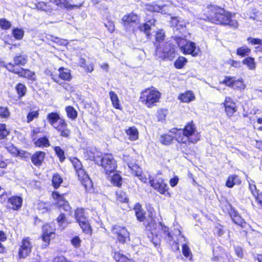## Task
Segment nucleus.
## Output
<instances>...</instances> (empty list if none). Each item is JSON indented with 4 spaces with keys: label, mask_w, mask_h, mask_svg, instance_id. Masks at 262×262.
I'll use <instances>...</instances> for the list:
<instances>
[{
    "label": "nucleus",
    "mask_w": 262,
    "mask_h": 262,
    "mask_svg": "<svg viewBox=\"0 0 262 262\" xmlns=\"http://www.w3.org/2000/svg\"><path fill=\"white\" fill-rule=\"evenodd\" d=\"M201 134L192 120L187 122L183 128H174L165 134V145L170 144L174 139L182 145L181 149L186 155L190 154L192 150L187 144H195L201 139Z\"/></svg>",
    "instance_id": "f257e3e1"
},
{
    "label": "nucleus",
    "mask_w": 262,
    "mask_h": 262,
    "mask_svg": "<svg viewBox=\"0 0 262 262\" xmlns=\"http://www.w3.org/2000/svg\"><path fill=\"white\" fill-rule=\"evenodd\" d=\"M203 19L215 25L237 29L238 20L235 19V13L226 10L219 5L209 4L203 10Z\"/></svg>",
    "instance_id": "f03ea898"
},
{
    "label": "nucleus",
    "mask_w": 262,
    "mask_h": 262,
    "mask_svg": "<svg viewBox=\"0 0 262 262\" xmlns=\"http://www.w3.org/2000/svg\"><path fill=\"white\" fill-rule=\"evenodd\" d=\"M47 119L60 137L67 139L70 138L71 130L68 127V123L64 118L60 117L58 113L53 112L48 114Z\"/></svg>",
    "instance_id": "7ed1b4c3"
},
{
    "label": "nucleus",
    "mask_w": 262,
    "mask_h": 262,
    "mask_svg": "<svg viewBox=\"0 0 262 262\" xmlns=\"http://www.w3.org/2000/svg\"><path fill=\"white\" fill-rule=\"evenodd\" d=\"M71 163L75 170L78 180L88 192L93 189V183L88 173L83 168L80 161L77 158H73Z\"/></svg>",
    "instance_id": "20e7f679"
},
{
    "label": "nucleus",
    "mask_w": 262,
    "mask_h": 262,
    "mask_svg": "<svg viewBox=\"0 0 262 262\" xmlns=\"http://www.w3.org/2000/svg\"><path fill=\"white\" fill-rule=\"evenodd\" d=\"M161 93L156 89L150 87L146 88L140 93L139 101L147 108H151L157 105L160 101Z\"/></svg>",
    "instance_id": "39448f33"
},
{
    "label": "nucleus",
    "mask_w": 262,
    "mask_h": 262,
    "mask_svg": "<svg viewBox=\"0 0 262 262\" xmlns=\"http://www.w3.org/2000/svg\"><path fill=\"white\" fill-rule=\"evenodd\" d=\"M58 237L56 225L53 223H46L41 226V233L40 238L43 242V248L48 247L51 240L55 239Z\"/></svg>",
    "instance_id": "423d86ee"
},
{
    "label": "nucleus",
    "mask_w": 262,
    "mask_h": 262,
    "mask_svg": "<svg viewBox=\"0 0 262 262\" xmlns=\"http://www.w3.org/2000/svg\"><path fill=\"white\" fill-rule=\"evenodd\" d=\"M145 229L149 231L151 234V241L155 246L159 245L161 243V238L158 234V231L162 227V223L151 215L147 219L145 224Z\"/></svg>",
    "instance_id": "0eeeda50"
},
{
    "label": "nucleus",
    "mask_w": 262,
    "mask_h": 262,
    "mask_svg": "<svg viewBox=\"0 0 262 262\" xmlns=\"http://www.w3.org/2000/svg\"><path fill=\"white\" fill-rule=\"evenodd\" d=\"M175 40L181 51L185 55H191L195 57L199 54L200 49L194 42L187 41L181 37H176Z\"/></svg>",
    "instance_id": "6e6552de"
},
{
    "label": "nucleus",
    "mask_w": 262,
    "mask_h": 262,
    "mask_svg": "<svg viewBox=\"0 0 262 262\" xmlns=\"http://www.w3.org/2000/svg\"><path fill=\"white\" fill-rule=\"evenodd\" d=\"M111 233L116 243L125 244L130 241V233L125 226L115 225L111 228Z\"/></svg>",
    "instance_id": "1a4fd4ad"
},
{
    "label": "nucleus",
    "mask_w": 262,
    "mask_h": 262,
    "mask_svg": "<svg viewBox=\"0 0 262 262\" xmlns=\"http://www.w3.org/2000/svg\"><path fill=\"white\" fill-rule=\"evenodd\" d=\"M58 71V75L53 74L51 70H47L45 73L50 74L52 80L54 82L64 86L63 85V84H64V82H69L72 79L73 76L71 74V71L63 67H59Z\"/></svg>",
    "instance_id": "9d476101"
},
{
    "label": "nucleus",
    "mask_w": 262,
    "mask_h": 262,
    "mask_svg": "<svg viewBox=\"0 0 262 262\" xmlns=\"http://www.w3.org/2000/svg\"><path fill=\"white\" fill-rule=\"evenodd\" d=\"M99 165L103 169L105 174L108 176L114 173L117 168V161L113 155L110 153L103 154L101 158Z\"/></svg>",
    "instance_id": "9b49d317"
},
{
    "label": "nucleus",
    "mask_w": 262,
    "mask_h": 262,
    "mask_svg": "<svg viewBox=\"0 0 262 262\" xmlns=\"http://www.w3.org/2000/svg\"><path fill=\"white\" fill-rule=\"evenodd\" d=\"M33 248L32 239L29 236L24 237L18 245L17 257L18 259L30 256Z\"/></svg>",
    "instance_id": "f8f14e48"
},
{
    "label": "nucleus",
    "mask_w": 262,
    "mask_h": 262,
    "mask_svg": "<svg viewBox=\"0 0 262 262\" xmlns=\"http://www.w3.org/2000/svg\"><path fill=\"white\" fill-rule=\"evenodd\" d=\"M13 62H9L3 64V67L10 73L14 71L16 69H18V67L25 66L28 62V56L21 52L13 57Z\"/></svg>",
    "instance_id": "ddd939ff"
},
{
    "label": "nucleus",
    "mask_w": 262,
    "mask_h": 262,
    "mask_svg": "<svg viewBox=\"0 0 262 262\" xmlns=\"http://www.w3.org/2000/svg\"><path fill=\"white\" fill-rule=\"evenodd\" d=\"M67 193L60 194L58 191H53L51 192V197L55 202V205L58 208H62L66 211H70L71 207L69 202L66 199L65 196Z\"/></svg>",
    "instance_id": "4468645a"
},
{
    "label": "nucleus",
    "mask_w": 262,
    "mask_h": 262,
    "mask_svg": "<svg viewBox=\"0 0 262 262\" xmlns=\"http://www.w3.org/2000/svg\"><path fill=\"white\" fill-rule=\"evenodd\" d=\"M222 105L228 118H230L235 116V114L238 111V105L232 97L230 96L225 97Z\"/></svg>",
    "instance_id": "2eb2a0df"
},
{
    "label": "nucleus",
    "mask_w": 262,
    "mask_h": 262,
    "mask_svg": "<svg viewBox=\"0 0 262 262\" xmlns=\"http://www.w3.org/2000/svg\"><path fill=\"white\" fill-rule=\"evenodd\" d=\"M228 213L231 217L232 221L235 225H238L242 229H243V232L245 234H247V230L250 227V225L242 218L237 211L234 208L231 207L228 211Z\"/></svg>",
    "instance_id": "dca6fc26"
},
{
    "label": "nucleus",
    "mask_w": 262,
    "mask_h": 262,
    "mask_svg": "<svg viewBox=\"0 0 262 262\" xmlns=\"http://www.w3.org/2000/svg\"><path fill=\"white\" fill-rule=\"evenodd\" d=\"M11 73L17 75L18 77L25 79L27 81L31 82H34L37 80L35 72L33 71H31L29 69L20 67L18 69H16V70L11 72Z\"/></svg>",
    "instance_id": "f3484780"
},
{
    "label": "nucleus",
    "mask_w": 262,
    "mask_h": 262,
    "mask_svg": "<svg viewBox=\"0 0 262 262\" xmlns=\"http://www.w3.org/2000/svg\"><path fill=\"white\" fill-rule=\"evenodd\" d=\"M150 185L157 190L161 194H164V177L161 172L157 174L151 180H150Z\"/></svg>",
    "instance_id": "a211bd4d"
},
{
    "label": "nucleus",
    "mask_w": 262,
    "mask_h": 262,
    "mask_svg": "<svg viewBox=\"0 0 262 262\" xmlns=\"http://www.w3.org/2000/svg\"><path fill=\"white\" fill-rule=\"evenodd\" d=\"M50 3L54 4L56 6L67 9H73L80 8L82 4H74L73 0H49Z\"/></svg>",
    "instance_id": "6ab92c4d"
},
{
    "label": "nucleus",
    "mask_w": 262,
    "mask_h": 262,
    "mask_svg": "<svg viewBox=\"0 0 262 262\" xmlns=\"http://www.w3.org/2000/svg\"><path fill=\"white\" fill-rule=\"evenodd\" d=\"M46 154L42 150L35 151L30 157L32 164L37 167L41 166L45 162Z\"/></svg>",
    "instance_id": "aec40b11"
},
{
    "label": "nucleus",
    "mask_w": 262,
    "mask_h": 262,
    "mask_svg": "<svg viewBox=\"0 0 262 262\" xmlns=\"http://www.w3.org/2000/svg\"><path fill=\"white\" fill-rule=\"evenodd\" d=\"M23 202V198L17 195H12L8 200V203L10 205V208L13 210H19L22 206Z\"/></svg>",
    "instance_id": "412c9836"
},
{
    "label": "nucleus",
    "mask_w": 262,
    "mask_h": 262,
    "mask_svg": "<svg viewBox=\"0 0 262 262\" xmlns=\"http://www.w3.org/2000/svg\"><path fill=\"white\" fill-rule=\"evenodd\" d=\"M154 45L156 47L155 53L156 55L160 54L164 52L163 49V41H164V33L161 31L157 32L155 36Z\"/></svg>",
    "instance_id": "4be33fe9"
},
{
    "label": "nucleus",
    "mask_w": 262,
    "mask_h": 262,
    "mask_svg": "<svg viewBox=\"0 0 262 262\" xmlns=\"http://www.w3.org/2000/svg\"><path fill=\"white\" fill-rule=\"evenodd\" d=\"M138 15L133 13L125 15L122 18L123 25L126 27L130 26L133 24H138Z\"/></svg>",
    "instance_id": "5701e85b"
},
{
    "label": "nucleus",
    "mask_w": 262,
    "mask_h": 262,
    "mask_svg": "<svg viewBox=\"0 0 262 262\" xmlns=\"http://www.w3.org/2000/svg\"><path fill=\"white\" fill-rule=\"evenodd\" d=\"M34 146L36 148H44L51 146L50 141L49 138L46 136H43L37 138L32 141Z\"/></svg>",
    "instance_id": "b1692460"
},
{
    "label": "nucleus",
    "mask_w": 262,
    "mask_h": 262,
    "mask_svg": "<svg viewBox=\"0 0 262 262\" xmlns=\"http://www.w3.org/2000/svg\"><path fill=\"white\" fill-rule=\"evenodd\" d=\"M155 20L154 19H151L143 24H140L138 27V29L141 31L145 33L148 38H150L151 36V34L150 31L151 30V27L152 26L155 25Z\"/></svg>",
    "instance_id": "393cba45"
},
{
    "label": "nucleus",
    "mask_w": 262,
    "mask_h": 262,
    "mask_svg": "<svg viewBox=\"0 0 262 262\" xmlns=\"http://www.w3.org/2000/svg\"><path fill=\"white\" fill-rule=\"evenodd\" d=\"M167 46V45H165V60L173 61L178 55L176 48L174 45L170 46L169 44L168 47Z\"/></svg>",
    "instance_id": "a878e982"
},
{
    "label": "nucleus",
    "mask_w": 262,
    "mask_h": 262,
    "mask_svg": "<svg viewBox=\"0 0 262 262\" xmlns=\"http://www.w3.org/2000/svg\"><path fill=\"white\" fill-rule=\"evenodd\" d=\"M242 183V180L239 176L236 174H233L229 175L227 178V179L225 183L226 187L231 188L235 185H241Z\"/></svg>",
    "instance_id": "bb28decb"
},
{
    "label": "nucleus",
    "mask_w": 262,
    "mask_h": 262,
    "mask_svg": "<svg viewBox=\"0 0 262 262\" xmlns=\"http://www.w3.org/2000/svg\"><path fill=\"white\" fill-rule=\"evenodd\" d=\"M77 223L81 229L83 233L87 235H92L93 233V228L89 219L77 222Z\"/></svg>",
    "instance_id": "cd10ccee"
},
{
    "label": "nucleus",
    "mask_w": 262,
    "mask_h": 262,
    "mask_svg": "<svg viewBox=\"0 0 262 262\" xmlns=\"http://www.w3.org/2000/svg\"><path fill=\"white\" fill-rule=\"evenodd\" d=\"M15 91L17 94V99L21 100L23 97H24L27 93V88L25 85V84L18 82L17 83L14 88Z\"/></svg>",
    "instance_id": "c85d7f7f"
},
{
    "label": "nucleus",
    "mask_w": 262,
    "mask_h": 262,
    "mask_svg": "<svg viewBox=\"0 0 262 262\" xmlns=\"http://www.w3.org/2000/svg\"><path fill=\"white\" fill-rule=\"evenodd\" d=\"M133 209L137 220L141 222L145 221L146 212L143 209L141 204L140 203L136 204Z\"/></svg>",
    "instance_id": "c756f323"
},
{
    "label": "nucleus",
    "mask_w": 262,
    "mask_h": 262,
    "mask_svg": "<svg viewBox=\"0 0 262 262\" xmlns=\"http://www.w3.org/2000/svg\"><path fill=\"white\" fill-rule=\"evenodd\" d=\"M11 133L10 129L5 123H0V142L7 141Z\"/></svg>",
    "instance_id": "7c9ffc66"
},
{
    "label": "nucleus",
    "mask_w": 262,
    "mask_h": 262,
    "mask_svg": "<svg viewBox=\"0 0 262 262\" xmlns=\"http://www.w3.org/2000/svg\"><path fill=\"white\" fill-rule=\"evenodd\" d=\"M125 133L131 141H135L139 139V133L138 129L135 126L129 127L125 130Z\"/></svg>",
    "instance_id": "2f4dec72"
},
{
    "label": "nucleus",
    "mask_w": 262,
    "mask_h": 262,
    "mask_svg": "<svg viewBox=\"0 0 262 262\" xmlns=\"http://www.w3.org/2000/svg\"><path fill=\"white\" fill-rule=\"evenodd\" d=\"M178 98L181 102L184 103H189L195 99L194 94L191 91H186L184 93L180 94Z\"/></svg>",
    "instance_id": "473e14b6"
},
{
    "label": "nucleus",
    "mask_w": 262,
    "mask_h": 262,
    "mask_svg": "<svg viewBox=\"0 0 262 262\" xmlns=\"http://www.w3.org/2000/svg\"><path fill=\"white\" fill-rule=\"evenodd\" d=\"M109 95L113 106L115 109L120 111L122 110V107L120 103L119 97L116 93L113 91H111L109 92Z\"/></svg>",
    "instance_id": "72a5a7b5"
},
{
    "label": "nucleus",
    "mask_w": 262,
    "mask_h": 262,
    "mask_svg": "<svg viewBox=\"0 0 262 262\" xmlns=\"http://www.w3.org/2000/svg\"><path fill=\"white\" fill-rule=\"evenodd\" d=\"M246 85L245 83L244 80L241 77L238 79L235 78L231 89L234 91L242 92L246 89Z\"/></svg>",
    "instance_id": "f704fd0d"
},
{
    "label": "nucleus",
    "mask_w": 262,
    "mask_h": 262,
    "mask_svg": "<svg viewBox=\"0 0 262 262\" xmlns=\"http://www.w3.org/2000/svg\"><path fill=\"white\" fill-rule=\"evenodd\" d=\"M63 182V180L59 173L56 172L53 174L51 182L52 186L55 189L59 188Z\"/></svg>",
    "instance_id": "c9c22d12"
},
{
    "label": "nucleus",
    "mask_w": 262,
    "mask_h": 262,
    "mask_svg": "<svg viewBox=\"0 0 262 262\" xmlns=\"http://www.w3.org/2000/svg\"><path fill=\"white\" fill-rule=\"evenodd\" d=\"M74 218L76 220V222L77 223L81 221L88 219V217L86 216L84 208L78 207L74 210Z\"/></svg>",
    "instance_id": "e433bc0d"
},
{
    "label": "nucleus",
    "mask_w": 262,
    "mask_h": 262,
    "mask_svg": "<svg viewBox=\"0 0 262 262\" xmlns=\"http://www.w3.org/2000/svg\"><path fill=\"white\" fill-rule=\"evenodd\" d=\"M116 200L118 203H128V198L126 193L123 191L119 190L116 192Z\"/></svg>",
    "instance_id": "4c0bfd02"
},
{
    "label": "nucleus",
    "mask_w": 262,
    "mask_h": 262,
    "mask_svg": "<svg viewBox=\"0 0 262 262\" xmlns=\"http://www.w3.org/2000/svg\"><path fill=\"white\" fill-rule=\"evenodd\" d=\"M251 52V49L246 46L239 47L236 50V54L242 57L248 56Z\"/></svg>",
    "instance_id": "58836bf2"
},
{
    "label": "nucleus",
    "mask_w": 262,
    "mask_h": 262,
    "mask_svg": "<svg viewBox=\"0 0 262 262\" xmlns=\"http://www.w3.org/2000/svg\"><path fill=\"white\" fill-rule=\"evenodd\" d=\"M65 111L68 118L72 120H74L77 118L78 113L73 106L68 105L66 107Z\"/></svg>",
    "instance_id": "ea45409f"
},
{
    "label": "nucleus",
    "mask_w": 262,
    "mask_h": 262,
    "mask_svg": "<svg viewBox=\"0 0 262 262\" xmlns=\"http://www.w3.org/2000/svg\"><path fill=\"white\" fill-rule=\"evenodd\" d=\"M242 63L246 65L250 70H253L256 68V64L254 57L248 56L243 60Z\"/></svg>",
    "instance_id": "a19ab883"
},
{
    "label": "nucleus",
    "mask_w": 262,
    "mask_h": 262,
    "mask_svg": "<svg viewBox=\"0 0 262 262\" xmlns=\"http://www.w3.org/2000/svg\"><path fill=\"white\" fill-rule=\"evenodd\" d=\"M113 258L117 262H134L132 259L128 258L119 252H115Z\"/></svg>",
    "instance_id": "79ce46f5"
},
{
    "label": "nucleus",
    "mask_w": 262,
    "mask_h": 262,
    "mask_svg": "<svg viewBox=\"0 0 262 262\" xmlns=\"http://www.w3.org/2000/svg\"><path fill=\"white\" fill-rule=\"evenodd\" d=\"M235 77L229 75L224 76V78L222 81H220V84L224 85L227 87L231 88L233 85L234 80Z\"/></svg>",
    "instance_id": "37998d69"
},
{
    "label": "nucleus",
    "mask_w": 262,
    "mask_h": 262,
    "mask_svg": "<svg viewBox=\"0 0 262 262\" xmlns=\"http://www.w3.org/2000/svg\"><path fill=\"white\" fill-rule=\"evenodd\" d=\"M56 221L59 227H63V225H68L70 222H68L67 215L63 212H61L56 219Z\"/></svg>",
    "instance_id": "c03bdc74"
},
{
    "label": "nucleus",
    "mask_w": 262,
    "mask_h": 262,
    "mask_svg": "<svg viewBox=\"0 0 262 262\" xmlns=\"http://www.w3.org/2000/svg\"><path fill=\"white\" fill-rule=\"evenodd\" d=\"M186 58L183 56H179L174 62V66L177 69H183L187 62Z\"/></svg>",
    "instance_id": "a18cd8bd"
},
{
    "label": "nucleus",
    "mask_w": 262,
    "mask_h": 262,
    "mask_svg": "<svg viewBox=\"0 0 262 262\" xmlns=\"http://www.w3.org/2000/svg\"><path fill=\"white\" fill-rule=\"evenodd\" d=\"M39 116V110L36 111H30L26 116V122L29 123L35 119H37Z\"/></svg>",
    "instance_id": "49530a36"
},
{
    "label": "nucleus",
    "mask_w": 262,
    "mask_h": 262,
    "mask_svg": "<svg viewBox=\"0 0 262 262\" xmlns=\"http://www.w3.org/2000/svg\"><path fill=\"white\" fill-rule=\"evenodd\" d=\"M55 155L58 158L60 162H63L66 160V156L64 150L59 146H55L53 147Z\"/></svg>",
    "instance_id": "de8ad7c7"
},
{
    "label": "nucleus",
    "mask_w": 262,
    "mask_h": 262,
    "mask_svg": "<svg viewBox=\"0 0 262 262\" xmlns=\"http://www.w3.org/2000/svg\"><path fill=\"white\" fill-rule=\"evenodd\" d=\"M112 184L116 187H121L122 186V179L118 173H115L113 174L111 179Z\"/></svg>",
    "instance_id": "09e8293b"
},
{
    "label": "nucleus",
    "mask_w": 262,
    "mask_h": 262,
    "mask_svg": "<svg viewBox=\"0 0 262 262\" xmlns=\"http://www.w3.org/2000/svg\"><path fill=\"white\" fill-rule=\"evenodd\" d=\"M7 236L6 234L3 230H0V253L5 254L7 253V248L2 243L7 240Z\"/></svg>",
    "instance_id": "8fccbe9b"
},
{
    "label": "nucleus",
    "mask_w": 262,
    "mask_h": 262,
    "mask_svg": "<svg viewBox=\"0 0 262 262\" xmlns=\"http://www.w3.org/2000/svg\"><path fill=\"white\" fill-rule=\"evenodd\" d=\"M12 35L16 40H21L24 35V31L21 28H14L12 30Z\"/></svg>",
    "instance_id": "3c124183"
},
{
    "label": "nucleus",
    "mask_w": 262,
    "mask_h": 262,
    "mask_svg": "<svg viewBox=\"0 0 262 262\" xmlns=\"http://www.w3.org/2000/svg\"><path fill=\"white\" fill-rule=\"evenodd\" d=\"M127 164L133 175L136 176L141 171L140 167L136 163L127 162Z\"/></svg>",
    "instance_id": "603ef678"
},
{
    "label": "nucleus",
    "mask_w": 262,
    "mask_h": 262,
    "mask_svg": "<svg viewBox=\"0 0 262 262\" xmlns=\"http://www.w3.org/2000/svg\"><path fill=\"white\" fill-rule=\"evenodd\" d=\"M11 113L7 106H0V118L8 119L10 118Z\"/></svg>",
    "instance_id": "864d4df0"
},
{
    "label": "nucleus",
    "mask_w": 262,
    "mask_h": 262,
    "mask_svg": "<svg viewBox=\"0 0 262 262\" xmlns=\"http://www.w3.org/2000/svg\"><path fill=\"white\" fill-rule=\"evenodd\" d=\"M182 252L183 255L185 257L188 258L189 260L192 259V254L190 251L189 247L186 244H184L182 245Z\"/></svg>",
    "instance_id": "5fc2aeb1"
},
{
    "label": "nucleus",
    "mask_w": 262,
    "mask_h": 262,
    "mask_svg": "<svg viewBox=\"0 0 262 262\" xmlns=\"http://www.w3.org/2000/svg\"><path fill=\"white\" fill-rule=\"evenodd\" d=\"M12 25L10 21L5 18H0V28L3 30H8L11 28Z\"/></svg>",
    "instance_id": "6e6d98bb"
},
{
    "label": "nucleus",
    "mask_w": 262,
    "mask_h": 262,
    "mask_svg": "<svg viewBox=\"0 0 262 262\" xmlns=\"http://www.w3.org/2000/svg\"><path fill=\"white\" fill-rule=\"evenodd\" d=\"M42 131L41 128L39 127L34 128L31 130L30 137L32 141H34L38 138V135L41 134Z\"/></svg>",
    "instance_id": "4d7b16f0"
},
{
    "label": "nucleus",
    "mask_w": 262,
    "mask_h": 262,
    "mask_svg": "<svg viewBox=\"0 0 262 262\" xmlns=\"http://www.w3.org/2000/svg\"><path fill=\"white\" fill-rule=\"evenodd\" d=\"M7 151L14 157H17L19 155V149L13 144L6 147Z\"/></svg>",
    "instance_id": "13d9d810"
},
{
    "label": "nucleus",
    "mask_w": 262,
    "mask_h": 262,
    "mask_svg": "<svg viewBox=\"0 0 262 262\" xmlns=\"http://www.w3.org/2000/svg\"><path fill=\"white\" fill-rule=\"evenodd\" d=\"M249 189L254 198L256 194H257L260 191L257 188L256 185L254 184V182H250L249 184Z\"/></svg>",
    "instance_id": "bf43d9fd"
},
{
    "label": "nucleus",
    "mask_w": 262,
    "mask_h": 262,
    "mask_svg": "<svg viewBox=\"0 0 262 262\" xmlns=\"http://www.w3.org/2000/svg\"><path fill=\"white\" fill-rule=\"evenodd\" d=\"M247 41L249 44L252 45H262V39L258 38H253L252 37H249L247 38Z\"/></svg>",
    "instance_id": "052dcab7"
},
{
    "label": "nucleus",
    "mask_w": 262,
    "mask_h": 262,
    "mask_svg": "<svg viewBox=\"0 0 262 262\" xmlns=\"http://www.w3.org/2000/svg\"><path fill=\"white\" fill-rule=\"evenodd\" d=\"M215 232L214 233V235H216L217 236H221L224 233V226L220 224H217L215 226Z\"/></svg>",
    "instance_id": "680f3d73"
},
{
    "label": "nucleus",
    "mask_w": 262,
    "mask_h": 262,
    "mask_svg": "<svg viewBox=\"0 0 262 262\" xmlns=\"http://www.w3.org/2000/svg\"><path fill=\"white\" fill-rule=\"evenodd\" d=\"M81 241L78 236H75L71 239V244L75 248H79L81 245Z\"/></svg>",
    "instance_id": "e2e57ef3"
},
{
    "label": "nucleus",
    "mask_w": 262,
    "mask_h": 262,
    "mask_svg": "<svg viewBox=\"0 0 262 262\" xmlns=\"http://www.w3.org/2000/svg\"><path fill=\"white\" fill-rule=\"evenodd\" d=\"M228 64L230 65V67H233L235 68H239L241 67V62L240 61L235 60L232 59H230L228 60L227 62Z\"/></svg>",
    "instance_id": "0e129e2a"
},
{
    "label": "nucleus",
    "mask_w": 262,
    "mask_h": 262,
    "mask_svg": "<svg viewBox=\"0 0 262 262\" xmlns=\"http://www.w3.org/2000/svg\"><path fill=\"white\" fill-rule=\"evenodd\" d=\"M31 154L29 152L26 150H19V156L21 159L24 160H27L31 157Z\"/></svg>",
    "instance_id": "69168bd1"
},
{
    "label": "nucleus",
    "mask_w": 262,
    "mask_h": 262,
    "mask_svg": "<svg viewBox=\"0 0 262 262\" xmlns=\"http://www.w3.org/2000/svg\"><path fill=\"white\" fill-rule=\"evenodd\" d=\"M36 8L38 10L47 11L49 9V6L45 2H39L36 4Z\"/></svg>",
    "instance_id": "338daca9"
},
{
    "label": "nucleus",
    "mask_w": 262,
    "mask_h": 262,
    "mask_svg": "<svg viewBox=\"0 0 262 262\" xmlns=\"http://www.w3.org/2000/svg\"><path fill=\"white\" fill-rule=\"evenodd\" d=\"M254 198L257 204L262 208V191L256 194Z\"/></svg>",
    "instance_id": "774afa93"
}]
</instances>
